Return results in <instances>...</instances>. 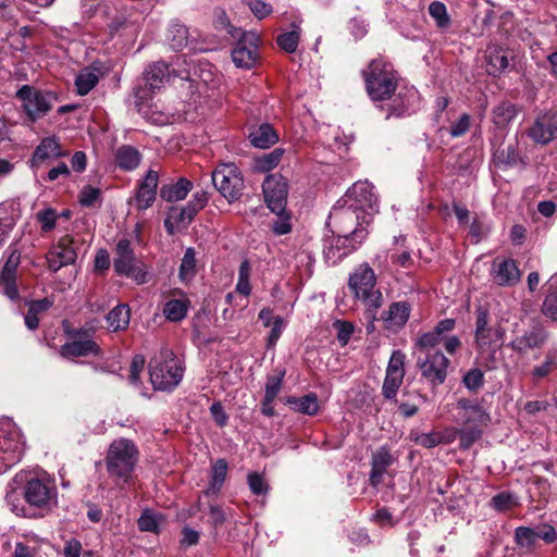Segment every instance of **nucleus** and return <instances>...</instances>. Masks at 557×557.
I'll use <instances>...</instances> for the list:
<instances>
[{
	"label": "nucleus",
	"mask_w": 557,
	"mask_h": 557,
	"mask_svg": "<svg viewBox=\"0 0 557 557\" xmlns=\"http://www.w3.org/2000/svg\"><path fill=\"white\" fill-rule=\"evenodd\" d=\"M14 481L24 483L23 496L26 506L18 499L14 488L7 492L5 502L11 511L18 517L42 518L51 512L58 505V490L55 483L46 473L27 478L26 473H18Z\"/></svg>",
	"instance_id": "obj_1"
},
{
	"label": "nucleus",
	"mask_w": 557,
	"mask_h": 557,
	"mask_svg": "<svg viewBox=\"0 0 557 557\" xmlns=\"http://www.w3.org/2000/svg\"><path fill=\"white\" fill-rule=\"evenodd\" d=\"M377 198L373 193V186L364 181L355 183L339 199L331 211V218L335 220L349 221L352 224H369L371 216L377 211Z\"/></svg>",
	"instance_id": "obj_2"
},
{
	"label": "nucleus",
	"mask_w": 557,
	"mask_h": 557,
	"mask_svg": "<svg viewBox=\"0 0 557 557\" xmlns=\"http://www.w3.org/2000/svg\"><path fill=\"white\" fill-rule=\"evenodd\" d=\"M184 368L170 349H161L149 363L151 384L158 391H172L182 381Z\"/></svg>",
	"instance_id": "obj_3"
},
{
	"label": "nucleus",
	"mask_w": 557,
	"mask_h": 557,
	"mask_svg": "<svg viewBox=\"0 0 557 557\" xmlns=\"http://www.w3.org/2000/svg\"><path fill=\"white\" fill-rule=\"evenodd\" d=\"M505 334L506 330L500 322H491L487 310L482 307L476 309L474 341L482 357L494 359L503 346Z\"/></svg>",
	"instance_id": "obj_4"
},
{
	"label": "nucleus",
	"mask_w": 557,
	"mask_h": 557,
	"mask_svg": "<svg viewBox=\"0 0 557 557\" xmlns=\"http://www.w3.org/2000/svg\"><path fill=\"white\" fill-rule=\"evenodd\" d=\"M138 460V450L135 444L127 438L114 440L109 446L106 465L112 478L128 482Z\"/></svg>",
	"instance_id": "obj_5"
},
{
	"label": "nucleus",
	"mask_w": 557,
	"mask_h": 557,
	"mask_svg": "<svg viewBox=\"0 0 557 557\" xmlns=\"http://www.w3.org/2000/svg\"><path fill=\"white\" fill-rule=\"evenodd\" d=\"M366 87L374 101L389 99L397 87L395 71L389 63L382 59L372 60L363 71Z\"/></svg>",
	"instance_id": "obj_6"
},
{
	"label": "nucleus",
	"mask_w": 557,
	"mask_h": 557,
	"mask_svg": "<svg viewBox=\"0 0 557 557\" xmlns=\"http://www.w3.org/2000/svg\"><path fill=\"white\" fill-rule=\"evenodd\" d=\"M348 286L355 297L360 299L368 311H376L383 302V296L376 288V276L368 263H362L350 274Z\"/></svg>",
	"instance_id": "obj_7"
},
{
	"label": "nucleus",
	"mask_w": 557,
	"mask_h": 557,
	"mask_svg": "<svg viewBox=\"0 0 557 557\" xmlns=\"http://www.w3.org/2000/svg\"><path fill=\"white\" fill-rule=\"evenodd\" d=\"M25 450V442L17 425L10 419L0 420V474L16 465Z\"/></svg>",
	"instance_id": "obj_8"
},
{
	"label": "nucleus",
	"mask_w": 557,
	"mask_h": 557,
	"mask_svg": "<svg viewBox=\"0 0 557 557\" xmlns=\"http://www.w3.org/2000/svg\"><path fill=\"white\" fill-rule=\"evenodd\" d=\"M113 268L119 275L132 278L138 285L146 284L151 277L147 267L136 259L131 242L127 239L117 242Z\"/></svg>",
	"instance_id": "obj_9"
},
{
	"label": "nucleus",
	"mask_w": 557,
	"mask_h": 557,
	"mask_svg": "<svg viewBox=\"0 0 557 557\" xmlns=\"http://www.w3.org/2000/svg\"><path fill=\"white\" fill-rule=\"evenodd\" d=\"M368 231L361 223L355 226L349 234L337 237H326L323 242V256L329 264L335 265L347 255L357 249L367 237Z\"/></svg>",
	"instance_id": "obj_10"
},
{
	"label": "nucleus",
	"mask_w": 557,
	"mask_h": 557,
	"mask_svg": "<svg viewBox=\"0 0 557 557\" xmlns=\"http://www.w3.org/2000/svg\"><path fill=\"white\" fill-rule=\"evenodd\" d=\"M212 183L230 202L237 200L244 189V178L234 163L219 165L211 175Z\"/></svg>",
	"instance_id": "obj_11"
},
{
	"label": "nucleus",
	"mask_w": 557,
	"mask_h": 557,
	"mask_svg": "<svg viewBox=\"0 0 557 557\" xmlns=\"http://www.w3.org/2000/svg\"><path fill=\"white\" fill-rule=\"evenodd\" d=\"M145 86L134 88L135 103L138 110H143V104L151 99L152 95L160 90L169 82V66L164 62H154L145 71Z\"/></svg>",
	"instance_id": "obj_12"
},
{
	"label": "nucleus",
	"mask_w": 557,
	"mask_h": 557,
	"mask_svg": "<svg viewBox=\"0 0 557 557\" xmlns=\"http://www.w3.org/2000/svg\"><path fill=\"white\" fill-rule=\"evenodd\" d=\"M424 354L423 358H418L417 367L420 370L421 376L433 387H437L445 382L450 361L440 350Z\"/></svg>",
	"instance_id": "obj_13"
},
{
	"label": "nucleus",
	"mask_w": 557,
	"mask_h": 557,
	"mask_svg": "<svg viewBox=\"0 0 557 557\" xmlns=\"http://www.w3.org/2000/svg\"><path fill=\"white\" fill-rule=\"evenodd\" d=\"M78 240L71 235L60 237L46 255L48 269L58 272L63 267L74 264L78 256Z\"/></svg>",
	"instance_id": "obj_14"
},
{
	"label": "nucleus",
	"mask_w": 557,
	"mask_h": 557,
	"mask_svg": "<svg viewBox=\"0 0 557 557\" xmlns=\"http://www.w3.org/2000/svg\"><path fill=\"white\" fill-rule=\"evenodd\" d=\"M17 97L23 102V108L32 121L45 116L55 100L51 92H44L27 85L17 91Z\"/></svg>",
	"instance_id": "obj_15"
},
{
	"label": "nucleus",
	"mask_w": 557,
	"mask_h": 557,
	"mask_svg": "<svg viewBox=\"0 0 557 557\" xmlns=\"http://www.w3.org/2000/svg\"><path fill=\"white\" fill-rule=\"evenodd\" d=\"M548 337V331L542 324L536 323L515 334L508 346L519 356H524L530 351L541 349Z\"/></svg>",
	"instance_id": "obj_16"
},
{
	"label": "nucleus",
	"mask_w": 557,
	"mask_h": 557,
	"mask_svg": "<svg viewBox=\"0 0 557 557\" xmlns=\"http://www.w3.org/2000/svg\"><path fill=\"white\" fill-rule=\"evenodd\" d=\"M238 41L232 51V60L237 67L250 69L258 58L259 35L256 32H242Z\"/></svg>",
	"instance_id": "obj_17"
},
{
	"label": "nucleus",
	"mask_w": 557,
	"mask_h": 557,
	"mask_svg": "<svg viewBox=\"0 0 557 557\" xmlns=\"http://www.w3.org/2000/svg\"><path fill=\"white\" fill-rule=\"evenodd\" d=\"M100 348L91 338L89 330L79 329L74 332L73 339L61 347V355L67 359L98 356Z\"/></svg>",
	"instance_id": "obj_18"
},
{
	"label": "nucleus",
	"mask_w": 557,
	"mask_h": 557,
	"mask_svg": "<svg viewBox=\"0 0 557 557\" xmlns=\"http://www.w3.org/2000/svg\"><path fill=\"white\" fill-rule=\"evenodd\" d=\"M405 376V355L400 350L393 351L382 386V394L386 399H394L403 384Z\"/></svg>",
	"instance_id": "obj_19"
},
{
	"label": "nucleus",
	"mask_w": 557,
	"mask_h": 557,
	"mask_svg": "<svg viewBox=\"0 0 557 557\" xmlns=\"http://www.w3.org/2000/svg\"><path fill=\"white\" fill-rule=\"evenodd\" d=\"M264 200L272 212H282L287 202V182L283 176L269 175L262 184Z\"/></svg>",
	"instance_id": "obj_20"
},
{
	"label": "nucleus",
	"mask_w": 557,
	"mask_h": 557,
	"mask_svg": "<svg viewBox=\"0 0 557 557\" xmlns=\"http://www.w3.org/2000/svg\"><path fill=\"white\" fill-rule=\"evenodd\" d=\"M491 277L498 286H513L520 282L521 272L513 259L497 257L492 263Z\"/></svg>",
	"instance_id": "obj_21"
},
{
	"label": "nucleus",
	"mask_w": 557,
	"mask_h": 557,
	"mask_svg": "<svg viewBox=\"0 0 557 557\" xmlns=\"http://www.w3.org/2000/svg\"><path fill=\"white\" fill-rule=\"evenodd\" d=\"M457 409L459 410L462 423L466 425L483 426L487 425L491 421V416L482 403L459 398L457 400Z\"/></svg>",
	"instance_id": "obj_22"
},
{
	"label": "nucleus",
	"mask_w": 557,
	"mask_h": 557,
	"mask_svg": "<svg viewBox=\"0 0 557 557\" xmlns=\"http://www.w3.org/2000/svg\"><path fill=\"white\" fill-rule=\"evenodd\" d=\"M456 321L454 319L441 320L432 331L420 335L416 341V347L423 352L436 351L435 348L443 343L445 333L454 330Z\"/></svg>",
	"instance_id": "obj_23"
},
{
	"label": "nucleus",
	"mask_w": 557,
	"mask_h": 557,
	"mask_svg": "<svg viewBox=\"0 0 557 557\" xmlns=\"http://www.w3.org/2000/svg\"><path fill=\"white\" fill-rule=\"evenodd\" d=\"M67 154L69 151L62 149L55 136L45 137L36 147L30 164L33 169H38L46 161L66 157Z\"/></svg>",
	"instance_id": "obj_24"
},
{
	"label": "nucleus",
	"mask_w": 557,
	"mask_h": 557,
	"mask_svg": "<svg viewBox=\"0 0 557 557\" xmlns=\"http://www.w3.org/2000/svg\"><path fill=\"white\" fill-rule=\"evenodd\" d=\"M531 137L541 144H547L557 138V113H544L540 115L532 128Z\"/></svg>",
	"instance_id": "obj_25"
},
{
	"label": "nucleus",
	"mask_w": 557,
	"mask_h": 557,
	"mask_svg": "<svg viewBox=\"0 0 557 557\" xmlns=\"http://www.w3.org/2000/svg\"><path fill=\"white\" fill-rule=\"evenodd\" d=\"M195 215L194 207L188 205L182 208L172 207L164 220V227L170 235H173L178 231L187 228Z\"/></svg>",
	"instance_id": "obj_26"
},
{
	"label": "nucleus",
	"mask_w": 557,
	"mask_h": 557,
	"mask_svg": "<svg viewBox=\"0 0 557 557\" xmlns=\"http://www.w3.org/2000/svg\"><path fill=\"white\" fill-rule=\"evenodd\" d=\"M159 175L156 171H148L138 186L136 194V207L139 210H146L152 206L156 200Z\"/></svg>",
	"instance_id": "obj_27"
},
{
	"label": "nucleus",
	"mask_w": 557,
	"mask_h": 557,
	"mask_svg": "<svg viewBox=\"0 0 557 557\" xmlns=\"http://www.w3.org/2000/svg\"><path fill=\"white\" fill-rule=\"evenodd\" d=\"M487 73L498 76L511 67V57L507 49L499 46H490L486 50Z\"/></svg>",
	"instance_id": "obj_28"
},
{
	"label": "nucleus",
	"mask_w": 557,
	"mask_h": 557,
	"mask_svg": "<svg viewBox=\"0 0 557 557\" xmlns=\"http://www.w3.org/2000/svg\"><path fill=\"white\" fill-rule=\"evenodd\" d=\"M411 307L407 301H396L382 313V320L387 329L399 330L407 323Z\"/></svg>",
	"instance_id": "obj_29"
},
{
	"label": "nucleus",
	"mask_w": 557,
	"mask_h": 557,
	"mask_svg": "<svg viewBox=\"0 0 557 557\" xmlns=\"http://www.w3.org/2000/svg\"><path fill=\"white\" fill-rule=\"evenodd\" d=\"M191 188V182L182 177L175 184L163 185L160 197L168 202L180 201L186 198Z\"/></svg>",
	"instance_id": "obj_30"
},
{
	"label": "nucleus",
	"mask_w": 557,
	"mask_h": 557,
	"mask_svg": "<svg viewBox=\"0 0 557 557\" xmlns=\"http://www.w3.org/2000/svg\"><path fill=\"white\" fill-rule=\"evenodd\" d=\"M249 139L255 147L265 149L277 143L278 135L270 124L264 123L250 132Z\"/></svg>",
	"instance_id": "obj_31"
},
{
	"label": "nucleus",
	"mask_w": 557,
	"mask_h": 557,
	"mask_svg": "<svg viewBox=\"0 0 557 557\" xmlns=\"http://www.w3.org/2000/svg\"><path fill=\"white\" fill-rule=\"evenodd\" d=\"M546 297L542 306L545 317L557 322V273L546 282Z\"/></svg>",
	"instance_id": "obj_32"
},
{
	"label": "nucleus",
	"mask_w": 557,
	"mask_h": 557,
	"mask_svg": "<svg viewBox=\"0 0 557 557\" xmlns=\"http://www.w3.org/2000/svg\"><path fill=\"white\" fill-rule=\"evenodd\" d=\"M227 462L224 459H218L211 468L210 482L208 488L205 491L206 495L216 496L226 479Z\"/></svg>",
	"instance_id": "obj_33"
},
{
	"label": "nucleus",
	"mask_w": 557,
	"mask_h": 557,
	"mask_svg": "<svg viewBox=\"0 0 557 557\" xmlns=\"http://www.w3.org/2000/svg\"><path fill=\"white\" fill-rule=\"evenodd\" d=\"M115 161L122 170L133 171L139 165L141 156L136 148L125 145L117 148Z\"/></svg>",
	"instance_id": "obj_34"
},
{
	"label": "nucleus",
	"mask_w": 557,
	"mask_h": 557,
	"mask_svg": "<svg viewBox=\"0 0 557 557\" xmlns=\"http://www.w3.org/2000/svg\"><path fill=\"white\" fill-rule=\"evenodd\" d=\"M108 329L112 332L123 331L129 324L131 311L127 305H119L106 317Z\"/></svg>",
	"instance_id": "obj_35"
},
{
	"label": "nucleus",
	"mask_w": 557,
	"mask_h": 557,
	"mask_svg": "<svg viewBox=\"0 0 557 557\" xmlns=\"http://www.w3.org/2000/svg\"><path fill=\"white\" fill-rule=\"evenodd\" d=\"M172 49L183 50L188 44V28L177 21L170 24L166 36Z\"/></svg>",
	"instance_id": "obj_36"
},
{
	"label": "nucleus",
	"mask_w": 557,
	"mask_h": 557,
	"mask_svg": "<svg viewBox=\"0 0 557 557\" xmlns=\"http://www.w3.org/2000/svg\"><path fill=\"white\" fill-rule=\"evenodd\" d=\"M557 368V347L546 350L544 360L531 370L534 380H541L549 375Z\"/></svg>",
	"instance_id": "obj_37"
},
{
	"label": "nucleus",
	"mask_w": 557,
	"mask_h": 557,
	"mask_svg": "<svg viewBox=\"0 0 557 557\" xmlns=\"http://www.w3.org/2000/svg\"><path fill=\"white\" fill-rule=\"evenodd\" d=\"M189 301L186 298L170 299L163 306L164 317L173 322L182 321L188 311Z\"/></svg>",
	"instance_id": "obj_38"
},
{
	"label": "nucleus",
	"mask_w": 557,
	"mask_h": 557,
	"mask_svg": "<svg viewBox=\"0 0 557 557\" xmlns=\"http://www.w3.org/2000/svg\"><path fill=\"white\" fill-rule=\"evenodd\" d=\"M99 82L98 72L94 69H85L78 73L75 79L77 94L87 95Z\"/></svg>",
	"instance_id": "obj_39"
},
{
	"label": "nucleus",
	"mask_w": 557,
	"mask_h": 557,
	"mask_svg": "<svg viewBox=\"0 0 557 557\" xmlns=\"http://www.w3.org/2000/svg\"><path fill=\"white\" fill-rule=\"evenodd\" d=\"M288 404L298 412L313 416L319 411V403L315 394H308L299 398L288 399Z\"/></svg>",
	"instance_id": "obj_40"
},
{
	"label": "nucleus",
	"mask_w": 557,
	"mask_h": 557,
	"mask_svg": "<svg viewBox=\"0 0 557 557\" xmlns=\"http://www.w3.org/2000/svg\"><path fill=\"white\" fill-rule=\"evenodd\" d=\"M517 114L516 107L510 102H503L494 108L492 119L496 126L505 127L508 125Z\"/></svg>",
	"instance_id": "obj_41"
},
{
	"label": "nucleus",
	"mask_w": 557,
	"mask_h": 557,
	"mask_svg": "<svg viewBox=\"0 0 557 557\" xmlns=\"http://www.w3.org/2000/svg\"><path fill=\"white\" fill-rule=\"evenodd\" d=\"M196 252L194 248H187L180 265V280L182 282H189L196 275Z\"/></svg>",
	"instance_id": "obj_42"
},
{
	"label": "nucleus",
	"mask_w": 557,
	"mask_h": 557,
	"mask_svg": "<svg viewBox=\"0 0 557 557\" xmlns=\"http://www.w3.org/2000/svg\"><path fill=\"white\" fill-rule=\"evenodd\" d=\"M294 29L277 37V45L286 52H295L300 38L299 25L293 24Z\"/></svg>",
	"instance_id": "obj_43"
},
{
	"label": "nucleus",
	"mask_w": 557,
	"mask_h": 557,
	"mask_svg": "<svg viewBox=\"0 0 557 557\" xmlns=\"http://www.w3.org/2000/svg\"><path fill=\"white\" fill-rule=\"evenodd\" d=\"M162 517L152 510L146 509L138 519V528L144 532H159Z\"/></svg>",
	"instance_id": "obj_44"
},
{
	"label": "nucleus",
	"mask_w": 557,
	"mask_h": 557,
	"mask_svg": "<svg viewBox=\"0 0 557 557\" xmlns=\"http://www.w3.org/2000/svg\"><path fill=\"white\" fill-rule=\"evenodd\" d=\"M429 14L434 18L438 28H446L450 25V17L443 2H431L429 5Z\"/></svg>",
	"instance_id": "obj_45"
},
{
	"label": "nucleus",
	"mask_w": 557,
	"mask_h": 557,
	"mask_svg": "<svg viewBox=\"0 0 557 557\" xmlns=\"http://www.w3.org/2000/svg\"><path fill=\"white\" fill-rule=\"evenodd\" d=\"M516 542L520 547L531 548L535 545L537 540L536 529L528 527H519L515 531Z\"/></svg>",
	"instance_id": "obj_46"
},
{
	"label": "nucleus",
	"mask_w": 557,
	"mask_h": 557,
	"mask_svg": "<svg viewBox=\"0 0 557 557\" xmlns=\"http://www.w3.org/2000/svg\"><path fill=\"white\" fill-rule=\"evenodd\" d=\"M250 270V263L247 260L240 263L236 290L246 297L249 296L251 292V286L249 282Z\"/></svg>",
	"instance_id": "obj_47"
},
{
	"label": "nucleus",
	"mask_w": 557,
	"mask_h": 557,
	"mask_svg": "<svg viewBox=\"0 0 557 557\" xmlns=\"http://www.w3.org/2000/svg\"><path fill=\"white\" fill-rule=\"evenodd\" d=\"M457 435L460 440V447L462 449H468L474 442H476L481 437L482 431L480 426L469 425L467 428L459 429L457 431Z\"/></svg>",
	"instance_id": "obj_48"
},
{
	"label": "nucleus",
	"mask_w": 557,
	"mask_h": 557,
	"mask_svg": "<svg viewBox=\"0 0 557 557\" xmlns=\"http://www.w3.org/2000/svg\"><path fill=\"white\" fill-rule=\"evenodd\" d=\"M276 214V219L272 223V231L275 235H285L290 233L293 228L290 214L284 211L274 212Z\"/></svg>",
	"instance_id": "obj_49"
},
{
	"label": "nucleus",
	"mask_w": 557,
	"mask_h": 557,
	"mask_svg": "<svg viewBox=\"0 0 557 557\" xmlns=\"http://www.w3.org/2000/svg\"><path fill=\"white\" fill-rule=\"evenodd\" d=\"M462 383L470 392H476L484 384L483 371L478 368L469 370L463 375Z\"/></svg>",
	"instance_id": "obj_50"
},
{
	"label": "nucleus",
	"mask_w": 557,
	"mask_h": 557,
	"mask_svg": "<svg viewBox=\"0 0 557 557\" xmlns=\"http://www.w3.org/2000/svg\"><path fill=\"white\" fill-rule=\"evenodd\" d=\"M101 190L97 187L87 185L79 193L78 201L84 207H92L100 200Z\"/></svg>",
	"instance_id": "obj_51"
},
{
	"label": "nucleus",
	"mask_w": 557,
	"mask_h": 557,
	"mask_svg": "<svg viewBox=\"0 0 557 557\" xmlns=\"http://www.w3.org/2000/svg\"><path fill=\"white\" fill-rule=\"evenodd\" d=\"M282 157L283 149L276 148L258 159V168L261 171H270L280 163Z\"/></svg>",
	"instance_id": "obj_52"
},
{
	"label": "nucleus",
	"mask_w": 557,
	"mask_h": 557,
	"mask_svg": "<svg viewBox=\"0 0 557 557\" xmlns=\"http://www.w3.org/2000/svg\"><path fill=\"white\" fill-rule=\"evenodd\" d=\"M392 463H393V457L386 447L379 448L372 455L371 466L387 470V468Z\"/></svg>",
	"instance_id": "obj_53"
},
{
	"label": "nucleus",
	"mask_w": 557,
	"mask_h": 557,
	"mask_svg": "<svg viewBox=\"0 0 557 557\" xmlns=\"http://www.w3.org/2000/svg\"><path fill=\"white\" fill-rule=\"evenodd\" d=\"M37 220L41 224V230L49 232L55 227L57 213L53 209L47 208L37 213Z\"/></svg>",
	"instance_id": "obj_54"
},
{
	"label": "nucleus",
	"mask_w": 557,
	"mask_h": 557,
	"mask_svg": "<svg viewBox=\"0 0 557 557\" xmlns=\"http://www.w3.org/2000/svg\"><path fill=\"white\" fill-rule=\"evenodd\" d=\"M244 2L259 20L264 18L272 12V7L262 0H244Z\"/></svg>",
	"instance_id": "obj_55"
},
{
	"label": "nucleus",
	"mask_w": 557,
	"mask_h": 557,
	"mask_svg": "<svg viewBox=\"0 0 557 557\" xmlns=\"http://www.w3.org/2000/svg\"><path fill=\"white\" fill-rule=\"evenodd\" d=\"M284 372L276 376H269L265 383L264 397L268 399H275L282 388Z\"/></svg>",
	"instance_id": "obj_56"
},
{
	"label": "nucleus",
	"mask_w": 557,
	"mask_h": 557,
	"mask_svg": "<svg viewBox=\"0 0 557 557\" xmlns=\"http://www.w3.org/2000/svg\"><path fill=\"white\" fill-rule=\"evenodd\" d=\"M493 507L499 511L507 510L516 505L515 496L511 493L503 492L495 495L491 500Z\"/></svg>",
	"instance_id": "obj_57"
},
{
	"label": "nucleus",
	"mask_w": 557,
	"mask_h": 557,
	"mask_svg": "<svg viewBox=\"0 0 557 557\" xmlns=\"http://www.w3.org/2000/svg\"><path fill=\"white\" fill-rule=\"evenodd\" d=\"M14 225V219L0 207V245H2Z\"/></svg>",
	"instance_id": "obj_58"
},
{
	"label": "nucleus",
	"mask_w": 557,
	"mask_h": 557,
	"mask_svg": "<svg viewBox=\"0 0 557 557\" xmlns=\"http://www.w3.org/2000/svg\"><path fill=\"white\" fill-rule=\"evenodd\" d=\"M334 326L337 330L338 341L343 345H346L354 333V325L350 322L337 320L335 321Z\"/></svg>",
	"instance_id": "obj_59"
},
{
	"label": "nucleus",
	"mask_w": 557,
	"mask_h": 557,
	"mask_svg": "<svg viewBox=\"0 0 557 557\" xmlns=\"http://www.w3.org/2000/svg\"><path fill=\"white\" fill-rule=\"evenodd\" d=\"M416 443L425 448H433L441 444L442 436L436 432L422 433L416 437Z\"/></svg>",
	"instance_id": "obj_60"
},
{
	"label": "nucleus",
	"mask_w": 557,
	"mask_h": 557,
	"mask_svg": "<svg viewBox=\"0 0 557 557\" xmlns=\"http://www.w3.org/2000/svg\"><path fill=\"white\" fill-rule=\"evenodd\" d=\"M0 287L2 293L10 299H15L18 296V292L15 284V276L0 275Z\"/></svg>",
	"instance_id": "obj_61"
},
{
	"label": "nucleus",
	"mask_w": 557,
	"mask_h": 557,
	"mask_svg": "<svg viewBox=\"0 0 557 557\" xmlns=\"http://www.w3.org/2000/svg\"><path fill=\"white\" fill-rule=\"evenodd\" d=\"M470 127V115L469 114H462L457 122H455L450 126V136L451 137H460L465 135Z\"/></svg>",
	"instance_id": "obj_62"
},
{
	"label": "nucleus",
	"mask_w": 557,
	"mask_h": 557,
	"mask_svg": "<svg viewBox=\"0 0 557 557\" xmlns=\"http://www.w3.org/2000/svg\"><path fill=\"white\" fill-rule=\"evenodd\" d=\"M20 258H21L20 253L16 250H13L9 255L8 260L4 263L0 275H4L7 277L15 276L16 269L20 263Z\"/></svg>",
	"instance_id": "obj_63"
},
{
	"label": "nucleus",
	"mask_w": 557,
	"mask_h": 557,
	"mask_svg": "<svg viewBox=\"0 0 557 557\" xmlns=\"http://www.w3.org/2000/svg\"><path fill=\"white\" fill-rule=\"evenodd\" d=\"M248 484L250 491L256 495L264 494L268 491L263 478L258 473H250L248 475Z\"/></svg>",
	"instance_id": "obj_64"
}]
</instances>
